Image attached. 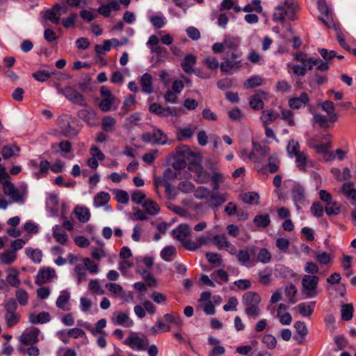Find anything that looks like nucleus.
<instances>
[{
    "instance_id": "nucleus-1",
    "label": "nucleus",
    "mask_w": 356,
    "mask_h": 356,
    "mask_svg": "<svg viewBox=\"0 0 356 356\" xmlns=\"http://www.w3.org/2000/svg\"><path fill=\"white\" fill-rule=\"evenodd\" d=\"M261 298L259 293L248 291L242 297L241 302L245 307L244 312L249 319L255 320L261 313Z\"/></svg>"
},
{
    "instance_id": "nucleus-2",
    "label": "nucleus",
    "mask_w": 356,
    "mask_h": 356,
    "mask_svg": "<svg viewBox=\"0 0 356 356\" xmlns=\"http://www.w3.org/2000/svg\"><path fill=\"white\" fill-rule=\"evenodd\" d=\"M296 63H288L287 66L298 76H304L307 71L312 70V57L307 54L297 52L293 54Z\"/></svg>"
},
{
    "instance_id": "nucleus-3",
    "label": "nucleus",
    "mask_w": 356,
    "mask_h": 356,
    "mask_svg": "<svg viewBox=\"0 0 356 356\" xmlns=\"http://www.w3.org/2000/svg\"><path fill=\"white\" fill-rule=\"evenodd\" d=\"M320 278L317 275H304L302 277L301 293L305 298L309 299L316 297L318 294V285Z\"/></svg>"
},
{
    "instance_id": "nucleus-4",
    "label": "nucleus",
    "mask_w": 356,
    "mask_h": 356,
    "mask_svg": "<svg viewBox=\"0 0 356 356\" xmlns=\"http://www.w3.org/2000/svg\"><path fill=\"white\" fill-rule=\"evenodd\" d=\"M5 310L4 319L8 327L17 325L21 318V316L17 312V304L15 298H10L3 304Z\"/></svg>"
},
{
    "instance_id": "nucleus-5",
    "label": "nucleus",
    "mask_w": 356,
    "mask_h": 356,
    "mask_svg": "<svg viewBox=\"0 0 356 356\" xmlns=\"http://www.w3.org/2000/svg\"><path fill=\"white\" fill-rule=\"evenodd\" d=\"M253 149L250 156V160L255 163V168L259 172H263L265 169L262 165L264 159L269 154L270 149L267 146H261L252 142Z\"/></svg>"
},
{
    "instance_id": "nucleus-6",
    "label": "nucleus",
    "mask_w": 356,
    "mask_h": 356,
    "mask_svg": "<svg viewBox=\"0 0 356 356\" xmlns=\"http://www.w3.org/2000/svg\"><path fill=\"white\" fill-rule=\"evenodd\" d=\"M124 343L134 350L143 351L146 350L149 342L146 337H140L138 333L131 331L124 341Z\"/></svg>"
},
{
    "instance_id": "nucleus-7",
    "label": "nucleus",
    "mask_w": 356,
    "mask_h": 356,
    "mask_svg": "<svg viewBox=\"0 0 356 356\" xmlns=\"http://www.w3.org/2000/svg\"><path fill=\"white\" fill-rule=\"evenodd\" d=\"M273 31L276 33H280V37L283 39L282 42L290 43L293 42V44H302V40L300 37L294 35L290 24L285 26H277L273 28Z\"/></svg>"
},
{
    "instance_id": "nucleus-8",
    "label": "nucleus",
    "mask_w": 356,
    "mask_h": 356,
    "mask_svg": "<svg viewBox=\"0 0 356 356\" xmlns=\"http://www.w3.org/2000/svg\"><path fill=\"white\" fill-rule=\"evenodd\" d=\"M58 92L63 95L69 101L74 104L81 106H85L86 104V102L83 95L74 87L67 86L63 88H58Z\"/></svg>"
},
{
    "instance_id": "nucleus-9",
    "label": "nucleus",
    "mask_w": 356,
    "mask_h": 356,
    "mask_svg": "<svg viewBox=\"0 0 356 356\" xmlns=\"http://www.w3.org/2000/svg\"><path fill=\"white\" fill-rule=\"evenodd\" d=\"M57 275L54 268L51 267L40 268L35 276V283L37 285H42L44 284L52 282L54 279H56Z\"/></svg>"
},
{
    "instance_id": "nucleus-10",
    "label": "nucleus",
    "mask_w": 356,
    "mask_h": 356,
    "mask_svg": "<svg viewBox=\"0 0 356 356\" xmlns=\"http://www.w3.org/2000/svg\"><path fill=\"white\" fill-rule=\"evenodd\" d=\"M291 198L297 210H300L307 201L305 188L300 184L293 186L291 189Z\"/></svg>"
},
{
    "instance_id": "nucleus-11",
    "label": "nucleus",
    "mask_w": 356,
    "mask_h": 356,
    "mask_svg": "<svg viewBox=\"0 0 356 356\" xmlns=\"http://www.w3.org/2000/svg\"><path fill=\"white\" fill-rule=\"evenodd\" d=\"M317 6L321 13L318 19L321 20L325 25L330 27L334 23L332 12L329 8L325 0H318Z\"/></svg>"
},
{
    "instance_id": "nucleus-12",
    "label": "nucleus",
    "mask_w": 356,
    "mask_h": 356,
    "mask_svg": "<svg viewBox=\"0 0 356 356\" xmlns=\"http://www.w3.org/2000/svg\"><path fill=\"white\" fill-rule=\"evenodd\" d=\"M213 239V243L219 250H225L232 255L236 254V247L229 241L225 234H216Z\"/></svg>"
},
{
    "instance_id": "nucleus-13",
    "label": "nucleus",
    "mask_w": 356,
    "mask_h": 356,
    "mask_svg": "<svg viewBox=\"0 0 356 356\" xmlns=\"http://www.w3.org/2000/svg\"><path fill=\"white\" fill-rule=\"evenodd\" d=\"M142 140L145 143H153L164 145L167 143V136L159 129H154L152 133H145L142 136Z\"/></svg>"
},
{
    "instance_id": "nucleus-14",
    "label": "nucleus",
    "mask_w": 356,
    "mask_h": 356,
    "mask_svg": "<svg viewBox=\"0 0 356 356\" xmlns=\"http://www.w3.org/2000/svg\"><path fill=\"white\" fill-rule=\"evenodd\" d=\"M40 331L36 327L25 330L19 337V341L24 345H33L38 342Z\"/></svg>"
},
{
    "instance_id": "nucleus-15",
    "label": "nucleus",
    "mask_w": 356,
    "mask_h": 356,
    "mask_svg": "<svg viewBox=\"0 0 356 356\" xmlns=\"http://www.w3.org/2000/svg\"><path fill=\"white\" fill-rule=\"evenodd\" d=\"M63 13H65L66 8L59 3H56L51 9L45 12L44 18L54 24H58L60 21V16Z\"/></svg>"
},
{
    "instance_id": "nucleus-16",
    "label": "nucleus",
    "mask_w": 356,
    "mask_h": 356,
    "mask_svg": "<svg viewBox=\"0 0 356 356\" xmlns=\"http://www.w3.org/2000/svg\"><path fill=\"white\" fill-rule=\"evenodd\" d=\"M177 154L179 158L172 163V167L175 170L184 168L186 165L184 159L191 154V151L189 147L187 145H183L182 147H178L177 149Z\"/></svg>"
},
{
    "instance_id": "nucleus-17",
    "label": "nucleus",
    "mask_w": 356,
    "mask_h": 356,
    "mask_svg": "<svg viewBox=\"0 0 356 356\" xmlns=\"http://www.w3.org/2000/svg\"><path fill=\"white\" fill-rule=\"evenodd\" d=\"M6 283H7L8 286H11L14 288H19L21 286V281L19 279V271L15 267H10L6 269Z\"/></svg>"
},
{
    "instance_id": "nucleus-18",
    "label": "nucleus",
    "mask_w": 356,
    "mask_h": 356,
    "mask_svg": "<svg viewBox=\"0 0 356 356\" xmlns=\"http://www.w3.org/2000/svg\"><path fill=\"white\" fill-rule=\"evenodd\" d=\"M112 321L115 325L125 327H131L134 325V321L130 318L129 313L115 312L113 314Z\"/></svg>"
},
{
    "instance_id": "nucleus-19",
    "label": "nucleus",
    "mask_w": 356,
    "mask_h": 356,
    "mask_svg": "<svg viewBox=\"0 0 356 356\" xmlns=\"http://www.w3.org/2000/svg\"><path fill=\"white\" fill-rule=\"evenodd\" d=\"M268 99V93L259 91L253 95L250 100V106L254 110H261L264 108V101Z\"/></svg>"
},
{
    "instance_id": "nucleus-20",
    "label": "nucleus",
    "mask_w": 356,
    "mask_h": 356,
    "mask_svg": "<svg viewBox=\"0 0 356 356\" xmlns=\"http://www.w3.org/2000/svg\"><path fill=\"white\" fill-rule=\"evenodd\" d=\"M257 250V247L251 246L247 249L236 250V258L241 266H246L250 260V252L254 253Z\"/></svg>"
},
{
    "instance_id": "nucleus-21",
    "label": "nucleus",
    "mask_w": 356,
    "mask_h": 356,
    "mask_svg": "<svg viewBox=\"0 0 356 356\" xmlns=\"http://www.w3.org/2000/svg\"><path fill=\"white\" fill-rule=\"evenodd\" d=\"M190 227L187 224H180L172 231L173 237L180 241L181 243L190 236Z\"/></svg>"
},
{
    "instance_id": "nucleus-22",
    "label": "nucleus",
    "mask_w": 356,
    "mask_h": 356,
    "mask_svg": "<svg viewBox=\"0 0 356 356\" xmlns=\"http://www.w3.org/2000/svg\"><path fill=\"white\" fill-rule=\"evenodd\" d=\"M70 296V293L67 290L61 291L56 301V307L63 311H69L70 309L69 305Z\"/></svg>"
},
{
    "instance_id": "nucleus-23",
    "label": "nucleus",
    "mask_w": 356,
    "mask_h": 356,
    "mask_svg": "<svg viewBox=\"0 0 356 356\" xmlns=\"http://www.w3.org/2000/svg\"><path fill=\"white\" fill-rule=\"evenodd\" d=\"M79 117L90 126H93L97 119V114L92 108L81 109L78 112Z\"/></svg>"
},
{
    "instance_id": "nucleus-24",
    "label": "nucleus",
    "mask_w": 356,
    "mask_h": 356,
    "mask_svg": "<svg viewBox=\"0 0 356 356\" xmlns=\"http://www.w3.org/2000/svg\"><path fill=\"white\" fill-rule=\"evenodd\" d=\"M222 58L225 61L221 63L220 69L227 73H232V70L238 69L242 65L241 60H230L229 54L227 56H223Z\"/></svg>"
},
{
    "instance_id": "nucleus-25",
    "label": "nucleus",
    "mask_w": 356,
    "mask_h": 356,
    "mask_svg": "<svg viewBox=\"0 0 356 356\" xmlns=\"http://www.w3.org/2000/svg\"><path fill=\"white\" fill-rule=\"evenodd\" d=\"M320 106L327 113L330 122H335L337 121L338 115L335 112L334 105L332 102L329 100L325 101L321 104Z\"/></svg>"
},
{
    "instance_id": "nucleus-26",
    "label": "nucleus",
    "mask_w": 356,
    "mask_h": 356,
    "mask_svg": "<svg viewBox=\"0 0 356 356\" xmlns=\"http://www.w3.org/2000/svg\"><path fill=\"white\" fill-rule=\"evenodd\" d=\"M308 102V95L306 92H302L299 97L289 99V105L293 109H299L304 107Z\"/></svg>"
},
{
    "instance_id": "nucleus-27",
    "label": "nucleus",
    "mask_w": 356,
    "mask_h": 356,
    "mask_svg": "<svg viewBox=\"0 0 356 356\" xmlns=\"http://www.w3.org/2000/svg\"><path fill=\"white\" fill-rule=\"evenodd\" d=\"M29 321L32 324H44L51 321V316L47 312H42L38 314H30Z\"/></svg>"
},
{
    "instance_id": "nucleus-28",
    "label": "nucleus",
    "mask_w": 356,
    "mask_h": 356,
    "mask_svg": "<svg viewBox=\"0 0 356 356\" xmlns=\"http://www.w3.org/2000/svg\"><path fill=\"white\" fill-rule=\"evenodd\" d=\"M72 143L69 140H62L58 143L51 144V149L56 154H67L72 151Z\"/></svg>"
},
{
    "instance_id": "nucleus-29",
    "label": "nucleus",
    "mask_w": 356,
    "mask_h": 356,
    "mask_svg": "<svg viewBox=\"0 0 356 356\" xmlns=\"http://www.w3.org/2000/svg\"><path fill=\"white\" fill-rule=\"evenodd\" d=\"M142 91L147 95L153 92L152 76L149 73H145L140 79Z\"/></svg>"
},
{
    "instance_id": "nucleus-30",
    "label": "nucleus",
    "mask_w": 356,
    "mask_h": 356,
    "mask_svg": "<svg viewBox=\"0 0 356 356\" xmlns=\"http://www.w3.org/2000/svg\"><path fill=\"white\" fill-rule=\"evenodd\" d=\"M227 200L225 194H220L218 192L213 191L210 193L207 202L211 207H219Z\"/></svg>"
},
{
    "instance_id": "nucleus-31",
    "label": "nucleus",
    "mask_w": 356,
    "mask_h": 356,
    "mask_svg": "<svg viewBox=\"0 0 356 356\" xmlns=\"http://www.w3.org/2000/svg\"><path fill=\"white\" fill-rule=\"evenodd\" d=\"M17 258V252L11 250H6L0 253V264L10 265L16 261Z\"/></svg>"
},
{
    "instance_id": "nucleus-32",
    "label": "nucleus",
    "mask_w": 356,
    "mask_h": 356,
    "mask_svg": "<svg viewBox=\"0 0 356 356\" xmlns=\"http://www.w3.org/2000/svg\"><path fill=\"white\" fill-rule=\"evenodd\" d=\"M52 234L54 238L58 243L61 245L66 244L68 240V236L61 226L58 225L54 226L52 228Z\"/></svg>"
},
{
    "instance_id": "nucleus-33",
    "label": "nucleus",
    "mask_w": 356,
    "mask_h": 356,
    "mask_svg": "<svg viewBox=\"0 0 356 356\" xmlns=\"http://www.w3.org/2000/svg\"><path fill=\"white\" fill-rule=\"evenodd\" d=\"M316 302H302L298 305L297 307L300 315L303 317H310L315 308Z\"/></svg>"
},
{
    "instance_id": "nucleus-34",
    "label": "nucleus",
    "mask_w": 356,
    "mask_h": 356,
    "mask_svg": "<svg viewBox=\"0 0 356 356\" xmlns=\"http://www.w3.org/2000/svg\"><path fill=\"white\" fill-rule=\"evenodd\" d=\"M145 213L150 216L157 215L160 211V207L154 200L148 199L144 201L142 204Z\"/></svg>"
},
{
    "instance_id": "nucleus-35",
    "label": "nucleus",
    "mask_w": 356,
    "mask_h": 356,
    "mask_svg": "<svg viewBox=\"0 0 356 356\" xmlns=\"http://www.w3.org/2000/svg\"><path fill=\"white\" fill-rule=\"evenodd\" d=\"M196 63V57L192 54H187L184 61L181 63L183 70L187 74H191L193 72V67Z\"/></svg>"
},
{
    "instance_id": "nucleus-36",
    "label": "nucleus",
    "mask_w": 356,
    "mask_h": 356,
    "mask_svg": "<svg viewBox=\"0 0 356 356\" xmlns=\"http://www.w3.org/2000/svg\"><path fill=\"white\" fill-rule=\"evenodd\" d=\"M177 255V249L175 246L168 245L164 247L161 252L160 257L165 261H172L174 257Z\"/></svg>"
},
{
    "instance_id": "nucleus-37",
    "label": "nucleus",
    "mask_w": 356,
    "mask_h": 356,
    "mask_svg": "<svg viewBox=\"0 0 356 356\" xmlns=\"http://www.w3.org/2000/svg\"><path fill=\"white\" fill-rule=\"evenodd\" d=\"M74 212L79 222L85 223L90 218L89 209L85 207L77 206L74 208Z\"/></svg>"
},
{
    "instance_id": "nucleus-38",
    "label": "nucleus",
    "mask_w": 356,
    "mask_h": 356,
    "mask_svg": "<svg viewBox=\"0 0 356 356\" xmlns=\"http://www.w3.org/2000/svg\"><path fill=\"white\" fill-rule=\"evenodd\" d=\"M15 301L21 306H26L29 303V296L28 292L22 288H17L15 293Z\"/></svg>"
},
{
    "instance_id": "nucleus-39",
    "label": "nucleus",
    "mask_w": 356,
    "mask_h": 356,
    "mask_svg": "<svg viewBox=\"0 0 356 356\" xmlns=\"http://www.w3.org/2000/svg\"><path fill=\"white\" fill-rule=\"evenodd\" d=\"M110 195L106 192L97 193L93 199V205L95 207L98 208L105 206L110 200Z\"/></svg>"
},
{
    "instance_id": "nucleus-40",
    "label": "nucleus",
    "mask_w": 356,
    "mask_h": 356,
    "mask_svg": "<svg viewBox=\"0 0 356 356\" xmlns=\"http://www.w3.org/2000/svg\"><path fill=\"white\" fill-rule=\"evenodd\" d=\"M296 158V163L300 170L305 172L308 167L309 159L305 152L302 151L294 156Z\"/></svg>"
},
{
    "instance_id": "nucleus-41",
    "label": "nucleus",
    "mask_w": 356,
    "mask_h": 356,
    "mask_svg": "<svg viewBox=\"0 0 356 356\" xmlns=\"http://www.w3.org/2000/svg\"><path fill=\"white\" fill-rule=\"evenodd\" d=\"M25 254L35 264H40L42 258V252L38 248H26Z\"/></svg>"
},
{
    "instance_id": "nucleus-42",
    "label": "nucleus",
    "mask_w": 356,
    "mask_h": 356,
    "mask_svg": "<svg viewBox=\"0 0 356 356\" xmlns=\"http://www.w3.org/2000/svg\"><path fill=\"white\" fill-rule=\"evenodd\" d=\"M116 120L111 116H105L102 120V127L106 133H113L115 130Z\"/></svg>"
},
{
    "instance_id": "nucleus-43",
    "label": "nucleus",
    "mask_w": 356,
    "mask_h": 356,
    "mask_svg": "<svg viewBox=\"0 0 356 356\" xmlns=\"http://www.w3.org/2000/svg\"><path fill=\"white\" fill-rule=\"evenodd\" d=\"M20 151V149L18 146L13 145H5L2 148V156L5 159H8L13 156H17L18 154Z\"/></svg>"
},
{
    "instance_id": "nucleus-44",
    "label": "nucleus",
    "mask_w": 356,
    "mask_h": 356,
    "mask_svg": "<svg viewBox=\"0 0 356 356\" xmlns=\"http://www.w3.org/2000/svg\"><path fill=\"white\" fill-rule=\"evenodd\" d=\"M163 317L165 321L168 323H172L175 325L178 329H181L183 326V319L179 314H166Z\"/></svg>"
},
{
    "instance_id": "nucleus-45",
    "label": "nucleus",
    "mask_w": 356,
    "mask_h": 356,
    "mask_svg": "<svg viewBox=\"0 0 356 356\" xmlns=\"http://www.w3.org/2000/svg\"><path fill=\"white\" fill-rule=\"evenodd\" d=\"M196 129L195 127L188 126L184 128L179 129L177 131V138L179 140H184L190 138L194 134Z\"/></svg>"
},
{
    "instance_id": "nucleus-46",
    "label": "nucleus",
    "mask_w": 356,
    "mask_h": 356,
    "mask_svg": "<svg viewBox=\"0 0 356 356\" xmlns=\"http://www.w3.org/2000/svg\"><path fill=\"white\" fill-rule=\"evenodd\" d=\"M74 276L76 278L78 284L86 280L87 273L83 264H78L75 266Z\"/></svg>"
},
{
    "instance_id": "nucleus-47",
    "label": "nucleus",
    "mask_w": 356,
    "mask_h": 356,
    "mask_svg": "<svg viewBox=\"0 0 356 356\" xmlns=\"http://www.w3.org/2000/svg\"><path fill=\"white\" fill-rule=\"evenodd\" d=\"M258 252L257 255V259L259 262L262 264H268L272 259V254L266 248H258Z\"/></svg>"
},
{
    "instance_id": "nucleus-48",
    "label": "nucleus",
    "mask_w": 356,
    "mask_h": 356,
    "mask_svg": "<svg viewBox=\"0 0 356 356\" xmlns=\"http://www.w3.org/2000/svg\"><path fill=\"white\" fill-rule=\"evenodd\" d=\"M352 182L344 183L341 186L342 193L349 199L356 201V189L353 188Z\"/></svg>"
},
{
    "instance_id": "nucleus-49",
    "label": "nucleus",
    "mask_w": 356,
    "mask_h": 356,
    "mask_svg": "<svg viewBox=\"0 0 356 356\" xmlns=\"http://www.w3.org/2000/svg\"><path fill=\"white\" fill-rule=\"evenodd\" d=\"M241 198L246 204H258L259 195L255 192H248L241 194Z\"/></svg>"
},
{
    "instance_id": "nucleus-50",
    "label": "nucleus",
    "mask_w": 356,
    "mask_h": 356,
    "mask_svg": "<svg viewBox=\"0 0 356 356\" xmlns=\"http://www.w3.org/2000/svg\"><path fill=\"white\" fill-rule=\"evenodd\" d=\"M253 222L257 227H267L270 223V218L268 214L257 215L254 217Z\"/></svg>"
},
{
    "instance_id": "nucleus-51",
    "label": "nucleus",
    "mask_w": 356,
    "mask_h": 356,
    "mask_svg": "<svg viewBox=\"0 0 356 356\" xmlns=\"http://www.w3.org/2000/svg\"><path fill=\"white\" fill-rule=\"evenodd\" d=\"M354 307L350 303L344 304L341 306V318L343 321H350L353 316Z\"/></svg>"
},
{
    "instance_id": "nucleus-52",
    "label": "nucleus",
    "mask_w": 356,
    "mask_h": 356,
    "mask_svg": "<svg viewBox=\"0 0 356 356\" xmlns=\"http://www.w3.org/2000/svg\"><path fill=\"white\" fill-rule=\"evenodd\" d=\"M38 165L40 171L33 172V176L37 179L44 177L50 168L49 162L47 160L41 161Z\"/></svg>"
},
{
    "instance_id": "nucleus-53",
    "label": "nucleus",
    "mask_w": 356,
    "mask_h": 356,
    "mask_svg": "<svg viewBox=\"0 0 356 356\" xmlns=\"http://www.w3.org/2000/svg\"><path fill=\"white\" fill-rule=\"evenodd\" d=\"M314 66L317 70L321 72H326L330 68L327 61H323L318 58L312 57V69H313Z\"/></svg>"
},
{
    "instance_id": "nucleus-54",
    "label": "nucleus",
    "mask_w": 356,
    "mask_h": 356,
    "mask_svg": "<svg viewBox=\"0 0 356 356\" xmlns=\"http://www.w3.org/2000/svg\"><path fill=\"white\" fill-rule=\"evenodd\" d=\"M26 195V192L25 190L20 191L17 188L13 191L12 194L9 196V197L12 200L13 202H17L23 204L24 202V200Z\"/></svg>"
},
{
    "instance_id": "nucleus-55",
    "label": "nucleus",
    "mask_w": 356,
    "mask_h": 356,
    "mask_svg": "<svg viewBox=\"0 0 356 356\" xmlns=\"http://www.w3.org/2000/svg\"><path fill=\"white\" fill-rule=\"evenodd\" d=\"M286 150L290 157H293L297 155L300 152V145L298 141L291 140L289 141L286 146Z\"/></svg>"
},
{
    "instance_id": "nucleus-56",
    "label": "nucleus",
    "mask_w": 356,
    "mask_h": 356,
    "mask_svg": "<svg viewBox=\"0 0 356 356\" xmlns=\"http://www.w3.org/2000/svg\"><path fill=\"white\" fill-rule=\"evenodd\" d=\"M106 320L105 318H102L99 320L95 323V327H92V334L93 336H97V334H106L104 331V328L106 326Z\"/></svg>"
},
{
    "instance_id": "nucleus-57",
    "label": "nucleus",
    "mask_w": 356,
    "mask_h": 356,
    "mask_svg": "<svg viewBox=\"0 0 356 356\" xmlns=\"http://www.w3.org/2000/svg\"><path fill=\"white\" fill-rule=\"evenodd\" d=\"M316 260L321 264L326 265L331 261V257L330 254L323 252L322 250H318L314 252Z\"/></svg>"
},
{
    "instance_id": "nucleus-58",
    "label": "nucleus",
    "mask_w": 356,
    "mask_h": 356,
    "mask_svg": "<svg viewBox=\"0 0 356 356\" xmlns=\"http://www.w3.org/2000/svg\"><path fill=\"white\" fill-rule=\"evenodd\" d=\"M206 257L209 263L216 267L220 266L222 264V256L218 253L207 252Z\"/></svg>"
},
{
    "instance_id": "nucleus-59",
    "label": "nucleus",
    "mask_w": 356,
    "mask_h": 356,
    "mask_svg": "<svg viewBox=\"0 0 356 356\" xmlns=\"http://www.w3.org/2000/svg\"><path fill=\"white\" fill-rule=\"evenodd\" d=\"M83 265L87 268L91 274H97L99 273V268L97 264L92 261L90 258L85 257L83 259Z\"/></svg>"
},
{
    "instance_id": "nucleus-60",
    "label": "nucleus",
    "mask_w": 356,
    "mask_h": 356,
    "mask_svg": "<svg viewBox=\"0 0 356 356\" xmlns=\"http://www.w3.org/2000/svg\"><path fill=\"white\" fill-rule=\"evenodd\" d=\"M260 119L262 121L264 127H266L270 124L273 120H275L276 119V116L275 115L273 111L270 110L264 111L261 113Z\"/></svg>"
},
{
    "instance_id": "nucleus-61",
    "label": "nucleus",
    "mask_w": 356,
    "mask_h": 356,
    "mask_svg": "<svg viewBox=\"0 0 356 356\" xmlns=\"http://www.w3.org/2000/svg\"><path fill=\"white\" fill-rule=\"evenodd\" d=\"M177 189L184 193H189L195 190V185L189 181H182L178 184Z\"/></svg>"
},
{
    "instance_id": "nucleus-62",
    "label": "nucleus",
    "mask_w": 356,
    "mask_h": 356,
    "mask_svg": "<svg viewBox=\"0 0 356 356\" xmlns=\"http://www.w3.org/2000/svg\"><path fill=\"white\" fill-rule=\"evenodd\" d=\"M325 211L328 216H336L340 213L341 207L336 201H332L331 204L326 205Z\"/></svg>"
},
{
    "instance_id": "nucleus-63",
    "label": "nucleus",
    "mask_w": 356,
    "mask_h": 356,
    "mask_svg": "<svg viewBox=\"0 0 356 356\" xmlns=\"http://www.w3.org/2000/svg\"><path fill=\"white\" fill-rule=\"evenodd\" d=\"M211 191L208 189L207 188L204 186H200L198 187L195 191L194 193V196L197 199L200 200H206L207 201L209 195H210Z\"/></svg>"
},
{
    "instance_id": "nucleus-64",
    "label": "nucleus",
    "mask_w": 356,
    "mask_h": 356,
    "mask_svg": "<svg viewBox=\"0 0 356 356\" xmlns=\"http://www.w3.org/2000/svg\"><path fill=\"white\" fill-rule=\"evenodd\" d=\"M312 120L314 124L324 128L327 127V122H330L329 117L318 113L314 115Z\"/></svg>"
}]
</instances>
